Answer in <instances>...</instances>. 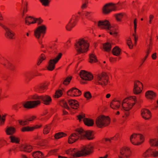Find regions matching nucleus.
Wrapping results in <instances>:
<instances>
[{
    "instance_id": "obj_1",
    "label": "nucleus",
    "mask_w": 158,
    "mask_h": 158,
    "mask_svg": "<svg viewBox=\"0 0 158 158\" xmlns=\"http://www.w3.org/2000/svg\"><path fill=\"white\" fill-rule=\"evenodd\" d=\"M93 135L90 131H85L82 129L77 130L75 133L72 134L69 137L68 142L72 143L80 138L81 139H87L91 140L93 139Z\"/></svg>"
},
{
    "instance_id": "obj_2",
    "label": "nucleus",
    "mask_w": 158,
    "mask_h": 158,
    "mask_svg": "<svg viewBox=\"0 0 158 158\" xmlns=\"http://www.w3.org/2000/svg\"><path fill=\"white\" fill-rule=\"evenodd\" d=\"M93 146L88 145L83 146L81 151H78L75 148L70 149L66 151V153L69 155L72 156L74 157H79L84 155H86L92 152Z\"/></svg>"
},
{
    "instance_id": "obj_3",
    "label": "nucleus",
    "mask_w": 158,
    "mask_h": 158,
    "mask_svg": "<svg viewBox=\"0 0 158 158\" xmlns=\"http://www.w3.org/2000/svg\"><path fill=\"white\" fill-rule=\"evenodd\" d=\"M56 45L55 44H54L53 46H50L49 47L52 50L54 56V58L51 59L48 63V69L50 71H52L55 69V64L59 61L62 55V53L57 51L56 48L55 47Z\"/></svg>"
},
{
    "instance_id": "obj_4",
    "label": "nucleus",
    "mask_w": 158,
    "mask_h": 158,
    "mask_svg": "<svg viewBox=\"0 0 158 158\" xmlns=\"http://www.w3.org/2000/svg\"><path fill=\"white\" fill-rule=\"evenodd\" d=\"M140 100H137L135 96L131 97L124 99L122 104L121 110L125 111H129L135 105V103H139Z\"/></svg>"
},
{
    "instance_id": "obj_5",
    "label": "nucleus",
    "mask_w": 158,
    "mask_h": 158,
    "mask_svg": "<svg viewBox=\"0 0 158 158\" xmlns=\"http://www.w3.org/2000/svg\"><path fill=\"white\" fill-rule=\"evenodd\" d=\"M75 49L78 53H83L86 52L89 47V44L86 40L83 39H80L75 44Z\"/></svg>"
},
{
    "instance_id": "obj_6",
    "label": "nucleus",
    "mask_w": 158,
    "mask_h": 158,
    "mask_svg": "<svg viewBox=\"0 0 158 158\" xmlns=\"http://www.w3.org/2000/svg\"><path fill=\"white\" fill-rule=\"evenodd\" d=\"M95 82L97 85H99L104 87L108 82V77L105 73L97 75L95 77Z\"/></svg>"
},
{
    "instance_id": "obj_7",
    "label": "nucleus",
    "mask_w": 158,
    "mask_h": 158,
    "mask_svg": "<svg viewBox=\"0 0 158 158\" xmlns=\"http://www.w3.org/2000/svg\"><path fill=\"white\" fill-rule=\"evenodd\" d=\"M110 123V118L108 116L103 115L98 117L96 119L95 123L98 127L100 128L106 126Z\"/></svg>"
},
{
    "instance_id": "obj_8",
    "label": "nucleus",
    "mask_w": 158,
    "mask_h": 158,
    "mask_svg": "<svg viewBox=\"0 0 158 158\" xmlns=\"http://www.w3.org/2000/svg\"><path fill=\"white\" fill-rule=\"evenodd\" d=\"M130 140L133 144L139 145L143 142L144 138L141 134L134 133L131 135Z\"/></svg>"
},
{
    "instance_id": "obj_9",
    "label": "nucleus",
    "mask_w": 158,
    "mask_h": 158,
    "mask_svg": "<svg viewBox=\"0 0 158 158\" xmlns=\"http://www.w3.org/2000/svg\"><path fill=\"white\" fill-rule=\"evenodd\" d=\"M115 5L113 3H107L105 5L103 8V12L105 14H108L112 10H116Z\"/></svg>"
},
{
    "instance_id": "obj_10",
    "label": "nucleus",
    "mask_w": 158,
    "mask_h": 158,
    "mask_svg": "<svg viewBox=\"0 0 158 158\" xmlns=\"http://www.w3.org/2000/svg\"><path fill=\"white\" fill-rule=\"evenodd\" d=\"M46 29V27L44 25H42L38 27L34 31V35L37 39H39L41 34L45 33Z\"/></svg>"
},
{
    "instance_id": "obj_11",
    "label": "nucleus",
    "mask_w": 158,
    "mask_h": 158,
    "mask_svg": "<svg viewBox=\"0 0 158 158\" xmlns=\"http://www.w3.org/2000/svg\"><path fill=\"white\" fill-rule=\"evenodd\" d=\"M77 118L80 122L83 120L84 123L88 126H92L94 124V121L93 120L85 118V115L84 114L78 115Z\"/></svg>"
},
{
    "instance_id": "obj_12",
    "label": "nucleus",
    "mask_w": 158,
    "mask_h": 158,
    "mask_svg": "<svg viewBox=\"0 0 158 158\" xmlns=\"http://www.w3.org/2000/svg\"><path fill=\"white\" fill-rule=\"evenodd\" d=\"M40 100L28 101L23 103L24 108L27 109L32 108L40 104Z\"/></svg>"
},
{
    "instance_id": "obj_13",
    "label": "nucleus",
    "mask_w": 158,
    "mask_h": 158,
    "mask_svg": "<svg viewBox=\"0 0 158 158\" xmlns=\"http://www.w3.org/2000/svg\"><path fill=\"white\" fill-rule=\"evenodd\" d=\"M79 75L82 80L85 81H90L93 79V77L91 74L84 70L80 71Z\"/></svg>"
},
{
    "instance_id": "obj_14",
    "label": "nucleus",
    "mask_w": 158,
    "mask_h": 158,
    "mask_svg": "<svg viewBox=\"0 0 158 158\" xmlns=\"http://www.w3.org/2000/svg\"><path fill=\"white\" fill-rule=\"evenodd\" d=\"M98 25L101 28L112 31L111 29L112 27L110 23L107 20L99 21L98 23Z\"/></svg>"
},
{
    "instance_id": "obj_15",
    "label": "nucleus",
    "mask_w": 158,
    "mask_h": 158,
    "mask_svg": "<svg viewBox=\"0 0 158 158\" xmlns=\"http://www.w3.org/2000/svg\"><path fill=\"white\" fill-rule=\"evenodd\" d=\"M34 99L41 100L46 105L49 104L52 101L51 98L47 95L36 96L34 97Z\"/></svg>"
},
{
    "instance_id": "obj_16",
    "label": "nucleus",
    "mask_w": 158,
    "mask_h": 158,
    "mask_svg": "<svg viewBox=\"0 0 158 158\" xmlns=\"http://www.w3.org/2000/svg\"><path fill=\"white\" fill-rule=\"evenodd\" d=\"M152 156L154 157L158 156V151L152 150L151 148H149L143 154L144 157H148Z\"/></svg>"
},
{
    "instance_id": "obj_17",
    "label": "nucleus",
    "mask_w": 158,
    "mask_h": 158,
    "mask_svg": "<svg viewBox=\"0 0 158 158\" xmlns=\"http://www.w3.org/2000/svg\"><path fill=\"white\" fill-rule=\"evenodd\" d=\"M68 95L71 96H77L80 95L81 92L75 88H73L67 92Z\"/></svg>"
},
{
    "instance_id": "obj_18",
    "label": "nucleus",
    "mask_w": 158,
    "mask_h": 158,
    "mask_svg": "<svg viewBox=\"0 0 158 158\" xmlns=\"http://www.w3.org/2000/svg\"><path fill=\"white\" fill-rule=\"evenodd\" d=\"M0 26L3 27L5 30L6 31L5 35L7 38L10 39H13V37L14 35V33L9 29L5 27L0 23Z\"/></svg>"
},
{
    "instance_id": "obj_19",
    "label": "nucleus",
    "mask_w": 158,
    "mask_h": 158,
    "mask_svg": "<svg viewBox=\"0 0 158 158\" xmlns=\"http://www.w3.org/2000/svg\"><path fill=\"white\" fill-rule=\"evenodd\" d=\"M141 115L146 120L148 119L151 116L150 111L147 109H143L141 110Z\"/></svg>"
},
{
    "instance_id": "obj_20",
    "label": "nucleus",
    "mask_w": 158,
    "mask_h": 158,
    "mask_svg": "<svg viewBox=\"0 0 158 158\" xmlns=\"http://www.w3.org/2000/svg\"><path fill=\"white\" fill-rule=\"evenodd\" d=\"M140 84L143 86V84L139 81L135 82L134 83V86L133 89L134 93L135 94H139L141 92L142 90L140 89V87L138 86V84Z\"/></svg>"
},
{
    "instance_id": "obj_21",
    "label": "nucleus",
    "mask_w": 158,
    "mask_h": 158,
    "mask_svg": "<svg viewBox=\"0 0 158 158\" xmlns=\"http://www.w3.org/2000/svg\"><path fill=\"white\" fill-rule=\"evenodd\" d=\"M120 106V102L115 99H114L110 103V107L115 110H118Z\"/></svg>"
},
{
    "instance_id": "obj_22",
    "label": "nucleus",
    "mask_w": 158,
    "mask_h": 158,
    "mask_svg": "<svg viewBox=\"0 0 158 158\" xmlns=\"http://www.w3.org/2000/svg\"><path fill=\"white\" fill-rule=\"evenodd\" d=\"M25 22L26 24L29 25L31 24H34L37 22L36 18H34L31 16H27L25 18Z\"/></svg>"
},
{
    "instance_id": "obj_23",
    "label": "nucleus",
    "mask_w": 158,
    "mask_h": 158,
    "mask_svg": "<svg viewBox=\"0 0 158 158\" xmlns=\"http://www.w3.org/2000/svg\"><path fill=\"white\" fill-rule=\"evenodd\" d=\"M120 153L123 155V157H125L128 158L130 156L131 152L129 148H124L121 150Z\"/></svg>"
},
{
    "instance_id": "obj_24",
    "label": "nucleus",
    "mask_w": 158,
    "mask_h": 158,
    "mask_svg": "<svg viewBox=\"0 0 158 158\" xmlns=\"http://www.w3.org/2000/svg\"><path fill=\"white\" fill-rule=\"evenodd\" d=\"M69 103L70 106L73 109H77L79 106V104L77 101L73 99L69 100Z\"/></svg>"
},
{
    "instance_id": "obj_25",
    "label": "nucleus",
    "mask_w": 158,
    "mask_h": 158,
    "mask_svg": "<svg viewBox=\"0 0 158 158\" xmlns=\"http://www.w3.org/2000/svg\"><path fill=\"white\" fill-rule=\"evenodd\" d=\"M72 18L71 19L68 24L66 26V30L68 31H70L71 30L72 28L74 27L76 25L75 20H77V19H74L73 22H72Z\"/></svg>"
},
{
    "instance_id": "obj_26",
    "label": "nucleus",
    "mask_w": 158,
    "mask_h": 158,
    "mask_svg": "<svg viewBox=\"0 0 158 158\" xmlns=\"http://www.w3.org/2000/svg\"><path fill=\"white\" fill-rule=\"evenodd\" d=\"M47 86V85L41 84L40 85L35 88V90L37 92L42 93L44 92V90L46 89Z\"/></svg>"
},
{
    "instance_id": "obj_27",
    "label": "nucleus",
    "mask_w": 158,
    "mask_h": 158,
    "mask_svg": "<svg viewBox=\"0 0 158 158\" xmlns=\"http://www.w3.org/2000/svg\"><path fill=\"white\" fill-rule=\"evenodd\" d=\"M35 116H32L30 117L29 118H27L25 121H19V123L22 126H24L27 125L29 123V121H31L33 120L35 118Z\"/></svg>"
},
{
    "instance_id": "obj_28",
    "label": "nucleus",
    "mask_w": 158,
    "mask_h": 158,
    "mask_svg": "<svg viewBox=\"0 0 158 158\" xmlns=\"http://www.w3.org/2000/svg\"><path fill=\"white\" fill-rule=\"evenodd\" d=\"M146 98L148 99H152L156 96L155 94L152 91H148L145 94Z\"/></svg>"
},
{
    "instance_id": "obj_29",
    "label": "nucleus",
    "mask_w": 158,
    "mask_h": 158,
    "mask_svg": "<svg viewBox=\"0 0 158 158\" xmlns=\"http://www.w3.org/2000/svg\"><path fill=\"white\" fill-rule=\"evenodd\" d=\"M41 126V125L40 126L37 125L35 127H24L22 128V131H32L35 128L40 127Z\"/></svg>"
},
{
    "instance_id": "obj_30",
    "label": "nucleus",
    "mask_w": 158,
    "mask_h": 158,
    "mask_svg": "<svg viewBox=\"0 0 158 158\" xmlns=\"http://www.w3.org/2000/svg\"><path fill=\"white\" fill-rule=\"evenodd\" d=\"M5 131L7 135H11L15 133V129L12 127H8L7 128Z\"/></svg>"
},
{
    "instance_id": "obj_31",
    "label": "nucleus",
    "mask_w": 158,
    "mask_h": 158,
    "mask_svg": "<svg viewBox=\"0 0 158 158\" xmlns=\"http://www.w3.org/2000/svg\"><path fill=\"white\" fill-rule=\"evenodd\" d=\"M121 52V49L117 46L114 47L112 51V53L114 55L119 56Z\"/></svg>"
},
{
    "instance_id": "obj_32",
    "label": "nucleus",
    "mask_w": 158,
    "mask_h": 158,
    "mask_svg": "<svg viewBox=\"0 0 158 158\" xmlns=\"http://www.w3.org/2000/svg\"><path fill=\"white\" fill-rule=\"evenodd\" d=\"M32 147L30 145H23L21 148V150L22 151H24L27 152H30L32 150Z\"/></svg>"
},
{
    "instance_id": "obj_33",
    "label": "nucleus",
    "mask_w": 158,
    "mask_h": 158,
    "mask_svg": "<svg viewBox=\"0 0 158 158\" xmlns=\"http://www.w3.org/2000/svg\"><path fill=\"white\" fill-rule=\"evenodd\" d=\"M103 48L106 51L110 52L111 49V44L108 42L106 43L103 45Z\"/></svg>"
},
{
    "instance_id": "obj_34",
    "label": "nucleus",
    "mask_w": 158,
    "mask_h": 158,
    "mask_svg": "<svg viewBox=\"0 0 158 158\" xmlns=\"http://www.w3.org/2000/svg\"><path fill=\"white\" fill-rule=\"evenodd\" d=\"M32 155L35 158H42L43 157V153L39 151L34 152Z\"/></svg>"
},
{
    "instance_id": "obj_35",
    "label": "nucleus",
    "mask_w": 158,
    "mask_h": 158,
    "mask_svg": "<svg viewBox=\"0 0 158 158\" xmlns=\"http://www.w3.org/2000/svg\"><path fill=\"white\" fill-rule=\"evenodd\" d=\"M67 135L62 132H60L56 133L55 135V138L56 139H60L63 137L66 136Z\"/></svg>"
},
{
    "instance_id": "obj_36",
    "label": "nucleus",
    "mask_w": 158,
    "mask_h": 158,
    "mask_svg": "<svg viewBox=\"0 0 158 158\" xmlns=\"http://www.w3.org/2000/svg\"><path fill=\"white\" fill-rule=\"evenodd\" d=\"M149 142L150 145L152 146H158V139H150Z\"/></svg>"
},
{
    "instance_id": "obj_37",
    "label": "nucleus",
    "mask_w": 158,
    "mask_h": 158,
    "mask_svg": "<svg viewBox=\"0 0 158 158\" xmlns=\"http://www.w3.org/2000/svg\"><path fill=\"white\" fill-rule=\"evenodd\" d=\"M51 127H52L51 124L46 125L44 127L43 130L44 133L46 134H48L51 128Z\"/></svg>"
},
{
    "instance_id": "obj_38",
    "label": "nucleus",
    "mask_w": 158,
    "mask_h": 158,
    "mask_svg": "<svg viewBox=\"0 0 158 158\" xmlns=\"http://www.w3.org/2000/svg\"><path fill=\"white\" fill-rule=\"evenodd\" d=\"M120 135L118 133H117L114 136L112 137H111L110 138V139L105 138V141H109L110 142H111V139L116 140H118V138H120Z\"/></svg>"
},
{
    "instance_id": "obj_39",
    "label": "nucleus",
    "mask_w": 158,
    "mask_h": 158,
    "mask_svg": "<svg viewBox=\"0 0 158 158\" xmlns=\"http://www.w3.org/2000/svg\"><path fill=\"white\" fill-rule=\"evenodd\" d=\"M60 105L64 107L67 109L68 110H70V108L68 106L67 102L64 100H62L60 102Z\"/></svg>"
},
{
    "instance_id": "obj_40",
    "label": "nucleus",
    "mask_w": 158,
    "mask_h": 158,
    "mask_svg": "<svg viewBox=\"0 0 158 158\" xmlns=\"http://www.w3.org/2000/svg\"><path fill=\"white\" fill-rule=\"evenodd\" d=\"M89 58L90 60L89 62L91 63L93 62H96L97 61L96 56L93 53L90 55Z\"/></svg>"
},
{
    "instance_id": "obj_41",
    "label": "nucleus",
    "mask_w": 158,
    "mask_h": 158,
    "mask_svg": "<svg viewBox=\"0 0 158 158\" xmlns=\"http://www.w3.org/2000/svg\"><path fill=\"white\" fill-rule=\"evenodd\" d=\"M7 65L5 63L3 64L8 69L11 70H13L14 69V66L8 61H7Z\"/></svg>"
},
{
    "instance_id": "obj_42",
    "label": "nucleus",
    "mask_w": 158,
    "mask_h": 158,
    "mask_svg": "<svg viewBox=\"0 0 158 158\" xmlns=\"http://www.w3.org/2000/svg\"><path fill=\"white\" fill-rule=\"evenodd\" d=\"M10 138L12 142H15L17 143H19V140L18 138L13 136H10Z\"/></svg>"
},
{
    "instance_id": "obj_43",
    "label": "nucleus",
    "mask_w": 158,
    "mask_h": 158,
    "mask_svg": "<svg viewBox=\"0 0 158 158\" xmlns=\"http://www.w3.org/2000/svg\"><path fill=\"white\" fill-rule=\"evenodd\" d=\"M40 1L43 5L45 6H48L50 2L49 0H40Z\"/></svg>"
},
{
    "instance_id": "obj_44",
    "label": "nucleus",
    "mask_w": 158,
    "mask_h": 158,
    "mask_svg": "<svg viewBox=\"0 0 158 158\" xmlns=\"http://www.w3.org/2000/svg\"><path fill=\"white\" fill-rule=\"evenodd\" d=\"M72 79V77H68L64 80L63 84L65 85H67L70 82Z\"/></svg>"
},
{
    "instance_id": "obj_45",
    "label": "nucleus",
    "mask_w": 158,
    "mask_h": 158,
    "mask_svg": "<svg viewBox=\"0 0 158 158\" xmlns=\"http://www.w3.org/2000/svg\"><path fill=\"white\" fill-rule=\"evenodd\" d=\"M62 94L61 91L60 90H58L56 92L55 97L57 98H59L61 96Z\"/></svg>"
},
{
    "instance_id": "obj_46",
    "label": "nucleus",
    "mask_w": 158,
    "mask_h": 158,
    "mask_svg": "<svg viewBox=\"0 0 158 158\" xmlns=\"http://www.w3.org/2000/svg\"><path fill=\"white\" fill-rule=\"evenodd\" d=\"M123 16V15L121 13L117 14L116 15L117 19L118 21L121 20Z\"/></svg>"
},
{
    "instance_id": "obj_47",
    "label": "nucleus",
    "mask_w": 158,
    "mask_h": 158,
    "mask_svg": "<svg viewBox=\"0 0 158 158\" xmlns=\"http://www.w3.org/2000/svg\"><path fill=\"white\" fill-rule=\"evenodd\" d=\"M84 95L85 97L87 99H89L91 97V94L89 92H87L85 93Z\"/></svg>"
},
{
    "instance_id": "obj_48",
    "label": "nucleus",
    "mask_w": 158,
    "mask_h": 158,
    "mask_svg": "<svg viewBox=\"0 0 158 158\" xmlns=\"http://www.w3.org/2000/svg\"><path fill=\"white\" fill-rule=\"evenodd\" d=\"M5 115H3L2 116L0 115V123L1 124H3L4 123V121L5 120Z\"/></svg>"
},
{
    "instance_id": "obj_49",
    "label": "nucleus",
    "mask_w": 158,
    "mask_h": 158,
    "mask_svg": "<svg viewBox=\"0 0 158 158\" xmlns=\"http://www.w3.org/2000/svg\"><path fill=\"white\" fill-rule=\"evenodd\" d=\"M127 44L130 48H133V45L132 44V42L130 38L127 40Z\"/></svg>"
},
{
    "instance_id": "obj_50",
    "label": "nucleus",
    "mask_w": 158,
    "mask_h": 158,
    "mask_svg": "<svg viewBox=\"0 0 158 158\" xmlns=\"http://www.w3.org/2000/svg\"><path fill=\"white\" fill-rule=\"evenodd\" d=\"M85 16L86 17V18L88 19H89V17H90L92 14V12H85L84 14Z\"/></svg>"
},
{
    "instance_id": "obj_51",
    "label": "nucleus",
    "mask_w": 158,
    "mask_h": 158,
    "mask_svg": "<svg viewBox=\"0 0 158 158\" xmlns=\"http://www.w3.org/2000/svg\"><path fill=\"white\" fill-rule=\"evenodd\" d=\"M88 3V2H87V3H84L83 2L82 5L81 6V8L83 9H84L86 8L87 6V4Z\"/></svg>"
},
{
    "instance_id": "obj_52",
    "label": "nucleus",
    "mask_w": 158,
    "mask_h": 158,
    "mask_svg": "<svg viewBox=\"0 0 158 158\" xmlns=\"http://www.w3.org/2000/svg\"><path fill=\"white\" fill-rule=\"evenodd\" d=\"M36 20H37L36 23H37L39 25L40 24L43 22V20L40 18H36Z\"/></svg>"
},
{
    "instance_id": "obj_53",
    "label": "nucleus",
    "mask_w": 158,
    "mask_h": 158,
    "mask_svg": "<svg viewBox=\"0 0 158 158\" xmlns=\"http://www.w3.org/2000/svg\"><path fill=\"white\" fill-rule=\"evenodd\" d=\"M149 51V50H148V51L147 52H146V55L145 56V57H144V58L143 59V62L145 61V60H146L148 56V54L149 53V52L148 51Z\"/></svg>"
},
{
    "instance_id": "obj_54",
    "label": "nucleus",
    "mask_w": 158,
    "mask_h": 158,
    "mask_svg": "<svg viewBox=\"0 0 158 158\" xmlns=\"http://www.w3.org/2000/svg\"><path fill=\"white\" fill-rule=\"evenodd\" d=\"M24 75L25 77L26 78V80H28V81H30V80H31V78L28 77V75L27 74H24Z\"/></svg>"
},
{
    "instance_id": "obj_55",
    "label": "nucleus",
    "mask_w": 158,
    "mask_h": 158,
    "mask_svg": "<svg viewBox=\"0 0 158 158\" xmlns=\"http://www.w3.org/2000/svg\"><path fill=\"white\" fill-rule=\"evenodd\" d=\"M57 150L55 149V150L52 151L50 153L51 154L55 155V154H56V153L57 152Z\"/></svg>"
},
{
    "instance_id": "obj_56",
    "label": "nucleus",
    "mask_w": 158,
    "mask_h": 158,
    "mask_svg": "<svg viewBox=\"0 0 158 158\" xmlns=\"http://www.w3.org/2000/svg\"><path fill=\"white\" fill-rule=\"evenodd\" d=\"M153 18V16L152 15H151L149 17V23H151L152 20Z\"/></svg>"
},
{
    "instance_id": "obj_57",
    "label": "nucleus",
    "mask_w": 158,
    "mask_h": 158,
    "mask_svg": "<svg viewBox=\"0 0 158 158\" xmlns=\"http://www.w3.org/2000/svg\"><path fill=\"white\" fill-rule=\"evenodd\" d=\"M133 35L134 36L135 41V44H136L137 41L138 39V37H136L135 35V34H133Z\"/></svg>"
},
{
    "instance_id": "obj_58",
    "label": "nucleus",
    "mask_w": 158,
    "mask_h": 158,
    "mask_svg": "<svg viewBox=\"0 0 158 158\" xmlns=\"http://www.w3.org/2000/svg\"><path fill=\"white\" fill-rule=\"evenodd\" d=\"M110 34L111 35H113L114 36H116L117 34L116 32L114 31H110L109 32Z\"/></svg>"
},
{
    "instance_id": "obj_59",
    "label": "nucleus",
    "mask_w": 158,
    "mask_h": 158,
    "mask_svg": "<svg viewBox=\"0 0 158 158\" xmlns=\"http://www.w3.org/2000/svg\"><path fill=\"white\" fill-rule=\"evenodd\" d=\"M156 53H153V54H152V58L153 59H156Z\"/></svg>"
},
{
    "instance_id": "obj_60",
    "label": "nucleus",
    "mask_w": 158,
    "mask_h": 158,
    "mask_svg": "<svg viewBox=\"0 0 158 158\" xmlns=\"http://www.w3.org/2000/svg\"><path fill=\"white\" fill-rule=\"evenodd\" d=\"M45 59V57L44 56V54H42L41 55V56L40 57V59L41 60V61H42L43 60H44Z\"/></svg>"
},
{
    "instance_id": "obj_61",
    "label": "nucleus",
    "mask_w": 158,
    "mask_h": 158,
    "mask_svg": "<svg viewBox=\"0 0 158 158\" xmlns=\"http://www.w3.org/2000/svg\"><path fill=\"white\" fill-rule=\"evenodd\" d=\"M134 27H136L137 26V23H136V19H135L134 21Z\"/></svg>"
},
{
    "instance_id": "obj_62",
    "label": "nucleus",
    "mask_w": 158,
    "mask_h": 158,
    "mask_svg": "<svg viewBox=\"0 0 158 158\" xmlns=\"http://www.w3.org/2000/svg\"><path fill=\"white\" fill-rule=\"evenodd\" d=\"M151 49H152V48H151V47H150V46H149H149H148V48L147 50V51L146 52H147V51H148V50H149V51H149V53H150V52H151Z\"/></svg>"
},
{
    "instance_id": "obj_63",
    "label": "nucleus",
    "mask_w": 158,
    "mask_h": 158,
    "mask_svg": "<svg viewBox=\"0 0 158 158\" xmlns=\"http://www.w3.org/2000/svg\"><path fill=\"white\" fill-rule=\"evenodd\" d=\"M18 107L20 108L21 106H19L18 105H15L14 106V108L15 110H17L16 108Z\"/></svg>"
},
{
    "instance_id": "obj_64",
    "label": "nucleus",
    "mask_w": 158,
    "mask_h": 158,
    "mask_svg": "<svg viewBox=\"0 0 158 158\" xmlns=\"http://www.w3.org/2000/svg\"><path fill=\"white\" fill-rule=\"evenodd\" d=\"M110 94H108L106 95V97L107 98H109L110 97Z\"/></svg>"
}]
</instances>
